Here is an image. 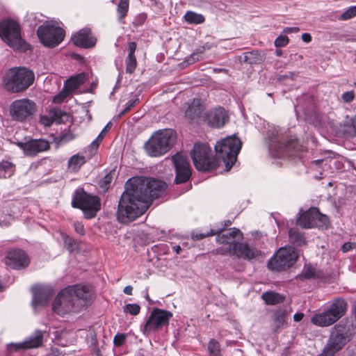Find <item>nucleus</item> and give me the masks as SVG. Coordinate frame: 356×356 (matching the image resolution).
<instances>
[{
  "label": "nucleus",
  "instance_id": "obj_1",
  "mask_svg": "<svg viewBox=\"0 0 356 356\" xmlns=\"http://www.w3.org/2000/svg\"><path fill=\"white\" fill-rule=\"evenodd\" d=\"M165 182L152 178L135 177L125 184L119 200L117 218L121 222L135 220L143 214L152 201L165 191Z\"/></svg>",
  "mask_w": 356,
  "mask_h": 356
},
{
  "label": "nucleus",
  "instance_id": "obj_2",
  "mask_svg": "<svg viewBox=\"0 0 356 356\" xmlns=\"http://www.w3.org/2000/svg\"><path fill=\"white\" fill-rule=\"evenodd\" d=\"M269 152L275 158H286L298 156L303 150L296 139L286 140L276 129L269 131Z\"/></svg>",
  "mask_w": 356,
  "mask_h": 356
},
{
  "label": "nucleus",
  "instance_id": "obj_3",
  "mask_svg": "<svg viewBox=\"0 0 356 356\" xmlns=\"http://www.w3.org/2000/svg\"><path fill=\"white\" fill-rule=\"evenodd\" d=\"M176 132L171 129L159 130L145 143V149L150 156H160L167 153L175 145Z\"/></svg>",
  "mask_w": 356,
  "mask_h": 356
},
{
  "label": "nucleus",
  "instance_id": "obj_4",
  "mask_svg": "<svg viewBox=\"0 0 356 356\" xmlns=\"http://www.w3.org/2000/svg\"><path fill=\"white\" fill-rule=\"evenodd\" d=\"M34 80L35 74L32 70L26 67H14L7 72L3 84L7 91L17 93L28 89Z\"/></svg>",
  "mask_w": 356,
  "mask_h": 356
},
{
  "label": "nucleus",
  "instance_id": "obj_5",
  "mask_svg": "<svg viewBox=\"0 0 356 356\" xmlns=\"http://www.w3.org/2000/svg\"><path fill=\"white\" fill-rule=\"evenodd\" d=\"M0 38L14 50L24 52L30 49V45L22 38L19 24L13 19H7L1 22Z\"/></svg>",
  "mask_w": 356,
  "mask_h": 356
},
{
  "label": "nucleus",
  "instance_id": "obj_6",
  "mask_svg": "<svg viewBox=\"0 0 356 356\" xmlns=\"http://www.w3.org/2000/svg\"><path fill=\"white\" fill-rule=\"evenodd\" d=\"M241 145L240 139L235 136H228L216 144V155L224 162L227 171H229L236 162Z\"/></svg>",
  "mask_w": 356,
  "mask_h": 356
},
{
  "label": "nucleus",
  "instance_id": "obj_7",
  "mask_svg": "<svg viewBox=\"0 0 356 356\" xmlns=\"http://www.w3.org/2000/svg\"><path fill=\"white\" fill-rule=\"evenodd\" d=\"M348 304L345 300L337 298L334 300L330 307L323 312L315 314L311 319L313 324L327 327L334 324L345 314Z\"/></svg>",
  "mask_w": 356,
  "mask_h": 356
},
{
  "label": "nucleus",
  "instance_id": "obj_8",
  "mask_svg": "<svg viewBox=\"0 0 356 356\" xmlns=\"http://www.w3.org/2000/svg\"><path fill=\"white\" fill-rule=\"evenodd\" d=\"M210 147L205 143H195L191 155L195 168L199 171H209L218 165L216 158L211 156Z\"/></svg>",
  "mask_w": 356,
  "mask_h": 356
},
{
  "label": "nucleus",
  "instance_id": "obj_9",
  "mask_svg": "<svg viewBox=\"0 0 356 356\" xmlns=\"http://www.w3.org/2000/svg\"><path fill=\"white\" fill-rule=\"evenodd\" d=\"M298 258V252L293 246L280 248L268 262L270 270L280 271L292 266Z\"/></svg>",
  "mask_w": 356,
  "mask_h": 356
},
{
  "label": "nucleus",
  "instance_id": "obj_10",
  "mask_svg": "<svg viewBox=\"0 0 356 356\" xmlns=\"http://www.w3.org/2000/svg\"><path fill=\"white\" fill-rule=\"evenodd\" d=\"M37 34L41 43L47 47H56L65 38V31L51 22L40 26Z\"/></svg>",
  "mask_w": 356,
  "mask_h": 356
},
{
  "label": "nucleus",
  "instance_id": "obj_11",
  "mask_svg": "<svg viewBox=\"0 0 356 356\" xmlns=\"http://www.w3.org/2000/svg\"><path fill=\"white\" fill-rule=\"evenodd\" d=\"M72 204L73 207L81 209L88 219L95 217L101 207L100 199L97 196L84 191L76 194Z\"/></svg>",
  "mask_w": 356,
  "mask_h": 356
},
{
  "label": "nucleus",
  "instance_id": "obj_12",
  "mask_svg": "<svg viewBox=\"0 0 356 356\" xmlns=\"http://www.w3.org/2000/svg\"><path fill=\"white\" fill-rule=\"evenodd\" d=\"M348 332L346 325L342 323H339L333 327L329 341L323 352L324 356H333L335 353L342 348L349 340Z\"/></svg>",
  "mask_w": 356,
  "mask_h": 356
},
{
  "label": "nucleus",
  "instance_id": "obj_13",
  "mask_svg": "<svg viewBox=\"0 0 356 356\" xmlns=\"http://www.w3.org/2000/svg\"><path fill=\"white\" fill-rule=\"evenodd\" d=\"M296 224L305 229L317 227L319 228H327L329 220L327 216L320 213L316 207L302 212L296 220Z\"/></svg>",
  "mask_w": 356,
  "mask_h": 356
},
{
  "label": "nucleus",
  "instance_id": "obj_14",
  "mask_svg": "<svg viewBox=\"0 0 356 356\" xmlns=\"http://www.w3.org/2000/svg\"><path fill=\"white\" fill-rule=\"evenodd\" d=\"M172 316V314L169 311L158 308L154 309L144 326L143 333L149 334L163 327L168 326Z\"/></svg>",
  "mask_w": 356,
  "mask_h": 356
},
{
  "label": "nucleus",
  "instance_id": "obj_15",
  "mask_svg": "<svg viewBox=\"0 0 356 356\" xmlns=\"http://www.w3.org/2000/svg\"><path fill=\"white\" fill-rule=\"evenodd\" d=\"M214 231L218 232L217 233H215V234L217 235V243L219 244L227 245L226 248H220L216 249V253L220 254H231L233 246L236 243L234 242V239L236 238H240L242 237L243 234L240 229L232 227L228 229H224V228H221L220 229H216Z\"/></svg>",
  "mask_w": 356,
  "mask_h": 356
},
{
  "label": "nucleus",
  "instance_id": "obj_16",
  "mask_svg": "<svg viewBox=\"0 0 356 356\" xmlns=\"http://www.w3.org/2000/svg\"><path fill=\"white\" fill-rule=\"evenodd\" d=\"M36 104L29 99H21L14 101L10 109L12 118L17 121L22 122L34 114Z\"/></svg>",
  "mask_w": 356,
  "mask_h": 356
},
{
  "label": "nucleus",
  "instance_id": "obj_17",
  "mask_svg": "<svg viewBox=\"0 0 356 356\" xmlns=\"http://www.w3.org/2000/svg\"><path fill=\"white\" fill-rule=\"evenodd\" d=\"M72 290L67 286L57 295L52 304V309L55 313L63 316L74 308L75 299Z\"/></svg>",
  "mask_w": 356,
  "mask_h": 356
},
{
  "label": "nucleus",
  "instance_id": "obj_18",
  "mask_svg": "<svg viewBox=\"0 0 356 356\" xmlns=\"http://www.w3.org/2000/svg\"><path fill=\"white\" fill-rule=\"evenodd\" d=\"M27 156H35L38 154L46 151L50 148L48 140L44 139H26L24 141L17 140L15 143Z\"/></svg>",
  "mask_w": 356,
  "mask_h": 356
},
{
  "label": "nucleus",
  "instance_id": "obj_19",
  "mask_svg": "<svg viewBox=\"0 0 356 356\" xmlns=\"http://www.w3.org/2000/svg\"><path fill=\"white\" fill-rule=\"evenodd\" d=\"M172 159L176 170L175 183L180 184L188 181L191 171L186 156L178 152L172 157Z\"/></svg>",
  "mask_w": 356,
  "mask_h": 356
},
{
  "label": "nucleus",
  "instance_id": "obj_20",
  "mask_svg": "<svg viewBox=\"0 0 356 356\" xmlns=\"http://www.w3.org/2000/svg\"><path fill=\"white\" fill-rule=\"evenodd\" d=\"M32 304L35 309L37 307H44L54 294L51 286L35 285L32 287Z\"/></svg>",
  "mask_w": 356,
  "mask_h": 356
},
{
  "label": "nucleus",
  "instance_id": "obj_21",
  "mask_svg": "<svg viewBox=\"0 0 356 356\" xmlns=\"http://www.w3.org/2000/svg\"><path fill=\"white\" fill-rule=\"evenodd\" d=\"M202 118L207 122L209 126L214 128H220L228 121L227 113L222 107L216 108L209 111L208 113H206Z\"/></svg>",
  "mask_w": 356,
  "mask_h": 356
},
{
  "label": "nucleus",
  "instance_id": "obj_22",
  "mask_svg": "<svg viewBox=\"0 0 356 356\" xmlns=\"http://www.w3.org/2000/svg\"><path fill=\"white\" fill-rule=\"evenodd\" d=\"M29 263L27 254L19 249L10 250L6 257V264L13 269L25 268Z\"/></svg>",
  "mask_w": 356,
  "mask_h": 356
},
{
  "label": "nucleus",
  "instance_id": "obj_23",
  "mask_svg": "<svg viewBox=\"0 0 356 356\" xmlns=\"http://www.w3.org/2000/svg\"><path fill=\"white\" fill-rule=\"evenodd\" d=\"M73 43L82 48L88 49L95 45L97 40L92 35L90 28L86 27L77 31L72 38Z\"/></svg>",
  "mask_w": 356,
  "mask_h": 356
},
{
  "label": "nucleus",
  "instance_id": "obj_24",
  "mask_svg": "<svg viewBox=\"0 0 356 356\" xmlns=\"http://www.w3.org/2000/svg\"><path fill=\"white\" fill-rule=\"evenodd\" d=\"M231 254H236L238 257L250 260L259 254V251L250 247L247 243H236Z\"/></svg>",
  "mask_w": 356,
  "mask_h": 356
},
{
  "label": "nucleus",
  "instance_id": "obj_25",
  "mask_svg": "<svg viewBox=\"0 0 356 356\" xmlns=\"http://www.w3.org/2000/svg\"><path fill=\"white\" fill-rule=\"evenodd\" d=\"M72 289V293L74 296V299L81 300L86 303L90 301L92 298V290L89 285L76 284L69 286Z\"/></svg>",
  "mask_w": 356,
  "mask_h": 356
},
{
  "label": "nucleus",
  "instance_id": "obj_26",
  "mask_svg": "<svg viewBox=\"0 0 356 356\" xmlns=\"http://www.w3.org/2000/svg\"><path fill=\"white\" fill-rule=\"evenodd\" d=\"M339 131L344 137L353 138L356 136V115L350 117L346 116L340 123Z\"/></svg>",
  "mask_w": 356,
  "mask_h": 356
},
{
  "label": "nucleus",
  "instance_id": "obj_27",
  "mask_svg": "<svg viewBox=\"0 0 356 356\" xmlns=\"http://www.w3.org/2000/svg\"><path fill=\"white\" fill-rule=\"evenodd\" d=\"M204 105L200 99H193L186 111V116L193 120L197 118H202L201 114L204 111Z\"/></svg>",
  "mask_w": 356,
  "mask_h": 356
},
{
  "label": "nucleus",
  "instance_id": "obj_28",
  "mask_svg": "<svg viewBox=\"0 0 356 356\" xmlns=\"http://www.w3.org/2000/svg\"><path fill=\"white\" fill-rule=\"evenodd\" d=\"M86 81V73H79L75 76L69 78L64 84V88L70 93L76 90Z\"/></svg>",
  "mask_w": 356,
  "mask_h": 356
},
{
  "label": "nucleus",
  "instance_id": "obj_29",
  "mask_svg": "<svg viewBox=\"0 0 356 356\" xmlns=\"http://www.w3.org/2000/svg\"><path fill=\"white\" fill-rule=\"evenodd\" d=\"M86 162V159L84 156L76 154L69 159L67 161V169L70 172H76Z\"/></svg>",
  "mask_w": 356,
  "mask_h": 356
},
{
  "label": "nucleus",
  "instance_id": "obj_30",
  "mask_svg": "<svg viewBox=\"0 0 356 356\" xmlns=\"http://www.w3.org/2000/svg\"><path fill=\"white\" fill-rule=\"evenodd\" d=\"M42 342L43 334L40 330H36L33 335L24 341L26 349L37 348L42 346Z\"/></svg>",
  "mask_w": 356,
  "mask_h": 356
},
{
  "label": "nucleus",
  "instance_id": "obj_31",
  "mask_svg": "<svg viewBox=\"0 0 356 356\" xmlns=\"http://www.w3.org/2000/svg\"><path fill=\"white\" fill-rule=\"evenodd\" d=\"M15 172V165L11 162L3 161L0 162V178L10 177Z\"/></svg>",
  "mask_w": 356,
  "mask_h": 356
},
{
  "label": "nucleus",
  "instance_id": "obj_32",
  "mask_svg": "<svg viewBox=\"0 0 356 356\" xmlns=\"http://www.w3.org/2000/svg\"><path fill=\"white\" fill-rule=\"evenodd\" d=\"M289 237L291 242L298 246L303 245L306 243L304 235L295 229H289Z\"/></svg>",
  "mask_w": 356,
  "mask_h": 356
},
{
  "label": "nucleus",
  "instance_id": "obj_33",
  "mask_svg": "<svg viewBox=\"0 0 356 356\" xmlns=\"http://www.w3.org/2000/svg\"><path fill=\"white\" fill-rule=\"evenodd\" d=\"M262 298L268 305H275L283 302L284 298L282 295L274 292H266L262 294Z\"/></svg>",
  "mask_w": 356,
  "mask_h": 356
},
{
  "label": "nucleus",
  "instance_id": "obj_34",
  "mask_svg": "<svg viewBox=\"0 0 356 356\" xmlns=\"http://www.w3.org/2000/svg\"><path fill=\"white\" fill-rule=\"evenodd\" d=\"M185 20L189 24H200L204 22V17L193 11H187L184 15Z\"/></svg>",
  "mask_w": 356,
  "mask_h": 356
},
{
  "label": "nucleus",
  "instance_id": "obj_35",
  "mask_svg": "<svg viewBox=\"0 0 356 356\" xmlns=\"http://www.w3.org/2000/svg\"><path fill=\"white\" fill-rule=\"evenodd\" d=\"M285 323V313L279 310L274 313L273 316V326L275 331L280 329Z\"/></svg>",
  "mask_w": 356,
  "mask_h": 356
},
{
  "label": "nucleus",
  "instance_id": "obj_36",
  "mask_svg": "<svg viewBox=\"0 0 356 356\" xmlns=\"http://www.w3.org/2000/svg\"><path fill=\"white\" fill-rule=\"evenodd\" d=\"M207 349L209 356H222L220 345L219 342L214 339L209 340Z\"/></svg>",
  "mask_w": 356,
  "mask_h": 356
},
{
  "label": "nucleus",
  "instance_id": "obj_37",
  "mask_svg": "<svg viewBox=\"0 0 356 356\" xmlns=\"http://www.w3.org/2000/svg\"><path fill=\"white\" fill-rule=\"evenodd\" d=\"M129 0H120L117 6V12L119 15V20L122 21L127 15L129 10Z\"/></svg>",
  "mask_w": 356,
  "mask_h": 356
},
{
  "label": "nucleus",
  "instance_id": "obj_38",
  "mask_svg": "<svg viewBox=\"0 0 356 356\" xmlns=\"http://www.w3.org/2000/svg\"><path fill=\"white\" fill-rule=\"evenodd\" d=\"M63 238L64 240L65 246L70 252L76 251L78 249L79 243L77 241L67 235H63Z\"/></svg>",
  "mask_w": 356,
  "mask_h": 356
},
{
  "label": "nucleus",
  "instance_id": "obj_39",
  "mask_svg": "<svg viewBox=\"0 0 356 356\" xmlns=\"http://www.w3.org/2000/svg\"><path fill=\"white\" fill-rule=\"evenodd\" d=\"M113 178V173L110 172L107 173L102 179H101L99 182V187L103 190L104 192L108 191L110 187L111 183Z\"/></svg>",
  "mask_w": 356,
  "mask_h": 356
},
{
  "label": "nucleus",
  "instance_id": "obj_40",
  "mask_svg": "<svg viewBox=\"0 0 356 356\" xmlns=\"http://www.w3.org/2000/svg\"><path fill=\"white\" fill-rule=\"evenodd\" d=\"M49 113L53 122H56L57 123L61 122L63 120V117L66 115L65 112H63L60 109L57 108L50 109Z\"/></svg>",
  "mask_w": 356,
  "mask_h": 356
},
{
  "label": "nucleus",
  "instance_id": "obj_41",
  "mask_svg": "<svg viewBox=\"0 0 356 356\" xmlns=\"http://www.w3.org/2000/svg\"><path fill=\"white\" fill-rule=\"evenodd\" d=\"M315 276V268L311 265L305 267L302 273L298 275V277L300 280L311 279Z\"/></svg>",
  "mask_w": 356,
  "mask_h": 356
},
{
  "label": "nucleus",
  "instance_id": "obj_42",
  "mask_svg": "<svg viewBox=\"0 0 356 356\" xmlns=\"http://www.w3.org/2000/svg\"><path fill=\"white\" fill-rule=\"evenodd\" d=\"M137 66V61L136 56H127L126 59V72L129 74H132Z\"/></svg>",
  "mask_w": 356,
  "mask_h": 356
},
{
  "label": "nucleus",
  "instance_id": "obj_43",
  "mask_svg": "<svg viewBox=\"0 0 356 356\" xmlns=\"http://www.w3.org/2000/svg\"><path fill=\"white\" fill-rule=\"evenodd\" d=\"M356 16V6H350L343 13H342L339 17L341 20H348Z\"/></svg>",
  "mask_w": 356,
  "mask_h": 356
},
{
  "label": "nucleus",
  "instance_id": "obj_44",
  "mask_svg": "<svg viewBox=\"0 0 356 356\" xmlns=\"http://www.w3.org/2000/svg\"><path fill=\"white\" fill-rule=\"evenodd\" d=\"M140 307L137 304H127L124 307V312L131 315L136 316L139 314Z\"/></svg>",
  "mask_w": 356,
  "mask_h": 356
},
{
  "label": "nucleus",
  "instance_id": "obj_45",
  "mask_svg": "<svg viewBox=\"0 0 356 356\" xmlns=\"http://www.w3.org/2000/svg\"><path fill=\"white\" fill-rule=\"evenodd\" d=\"M71 93L64 88L62 91L54 97L53 102L56 104L61 103Z\"/></svg>",
  "mask_w": 356,
  "mask_h": 356
},
{
  "label": "nucleus",
  "instance_id": "obj_46",
  "mask_svg": "<svg viewBox=\"0 0 356 356\" xmlns=\"http://www.w3.org/2000/svg\"><path fill=\"white\" fill-rule=\"evenodd\" d=\"M218 232H215L214 229H211L210 232H193L192 234V238L194 240H200L205 237L215 235V233H217Z\"/></svg>",
  "mask_w": 356,
  "mask_h": 356
},
{
  "label": "nucleus",
  "instance_id": "obj_47",
  "mask_svg": "<svg viewBox=\"0 0 356 356\" xmlns=\"http://www.w3.org/2000/svg\"><path fill=\"white\" fill-rule=\"evenodd\" d=\"M289 40L286 35H280L275 40L274 44L277 47H283L289 43Z\"/></svg>",
  "mask_w": 356,
  "mask_h": 356
},
{
  "label": "nucleus",
  "instance_id": "obj_48",
  "mask_svg": "<svg viewBox=\"0 0 356 356\" xmlns=\"http://www.w3.org/2000/svg\"><path fill=\"white\" fill-rule=\"evenodd\" d=\"M127 335L126 334H117L114 337L113 343L115 346H121L125 341Z\"/></svg>",
  "mask_w": 356,
  "mask_h": 356
},
{
  "label": "nucleus",
  "instance_id": "obj_49",
  "mask_svg": "<svg viewBox=\"0 0 356 356\" xmlns=\"http://www.w3.org/2000/svg\"><path fill=\"white\" fill-rule=\"evenodd\" d=\"M355 99V92L353 90L345 92L341 95V99L345 103H350Z\"/></svg>",
  "mask_w": 356,
  "mask_h": 356
},
{
  "label": "nucleus",
  "instance_id": "obj_50",
  "mask_svg": "<svg viewBox=\"0 0 356 356\" xmlns=\"http://www.w3.org/2000/svg\"><path fill=\"white\" fill-rule=\"evenodd\" d=\"M7 348L8 350H10L13 348L14 349V350H15V351H18L20 350H26L24 341L21 342V343H12L8 344Z\"/></svg>",
  "mask_w": 356,
  "mask_h": 356
},
{
  "label": "nucleus",
  "instance_id": "obj_51",
  "mask_svg": "<svg viewBox=\"0 0 356 356\" xmlns=\"http://www.w3.org/2000/svg\"><path fill=\"white\" fill-rule=\"evenodd\" d=\"M40 122L45 127H49L53 124V120L51 115H42L40 118Z\"/></svg>",
  "mask_w": 356,
  "mask_h": 356
},
{
  "label": "nucleus",
  "instance_id": "obj_52",
  "mask_svg": "<svg viewBox=\"0 0 356 356\" xmlns=\"http://www.w3.org/2000/svg\"><path fill=\"white\" fill-rule=\"evenodd\" d=\"M139 102V99L136 98L134 99L129 100L127 104L124 108V113H127L131 110Z\"/></svg>",
  "mask_w": 356,
  "mask_h": 356
},
{
  "label": "nucleus",
  "instance_id": "obj_53",
  "mask_svg": "<svg viewBox=\"0 0 356 356\" xmlns=\"http://www.w3.org/2000/svg\"><path fill=\"white\" fill-rule=\"evenodd\" d=\"M74 227L76 233L84 235L85 234V229L84 226L81 222H74Z\"/></svg>",
  "mask_w": 356,
  "mask_h": 356
},
{
  "label": "nucleus",
  "instance_id": "obj_54",
  "mask_svg": "<svg viewBox=\"0 0 356 356\" xmlns=\"http://www.w3.org/2000/svg\"><path fill=\"white\" fill-rule=\"evenodd\" d=\"M136 49V44L135 42H130L128 43V56H136L135 51Z\"/></svg>",
  "mask_w": 356,
  "mask_h": 356
},
{
  "label": "nucleus",
  "instance_id": "obj_55",
  "mask_svg": "<svg viewBox=\"0 0 356 356\" xmlns=\"http://www.w3.org/2000/svg\"><path fill=\"white\" fill-rule=\"evenodd\" d=\"M300 31L298 27H286L284 29V32L286 33H297Z\"/></svg>",
  "mask_w": 356,
  "mask_h": 356
},
{
  "label": "nucleus",
  "instance_id": "obj_56",
  "mask_svg": "<svg viewBox=\"0 0 356 356\" xmlns=\"http://www.w3.org/2000/svg\"><path fill=\"white\" fill-rule=\"evenodd\" d=\"M301 38L303 42H307V43L311 42V40H312V36L308 33H305L302 34Z\"/></svg>",
  "mask_w": 356,
  "mask_h": 356
},
{
  "label": "nucleus",
  "instance_id": "obj_57",
  "mask_svg": "<svg viewBox=\"0 0 356 356\" xmlns=\"http://www.w3.org/2000/svg\"><path fill=\"white\" fill-rule=\"evenodd\" d=\"M100 143L101 142L99 140H98V138H96L95 140H94L91 143V144L90 145V148L94 149L95 150H97L98 147H99V144H100Z\"/></svg>",
  "mask_w": 356,
  "mask_h": 356
},
{
  "label": "nucleus",
  "instance_id": "obj_58",
  "mask_svg": "<svg viewBox=\"0 0 356 356\" xmlns=\"http://www.w3.org/2000/svg\"><path fill=\"white\" fill-rule=\"evenodd\" d=\"M304 317V314L302 313H296L293 315V320L296 322L300 321Z\"/></svg>",
  "mask_w": 356,
  "mask_h": 356
},
{
  "label": "nucleus",
  "instance_id": "obj_59",
  "mask_svg": "<svg viewBox=\"0 0 356 356\" xmlns=\"http://www.w3.org/2000/svg\"><path fill=\"white\" fill-rule=\"evenodd\" d=\"M352 248V244L350 243H346L342 246V250L346 252Z\"/></svg>",
  "mask_w": 356,
  "mask_h": 356
},
{
  "label": "nucleus",
  "instance_id": "obj_60",
  "mask_svg": "<svg viewBox=\"0 0 356 356\" xmlns=\"http://www.w3.org/2000/svg\"><path fill=\"white\" fill-rule=\"evenodd\" d=\"M132 290L133 287L130 285H128L124 288V293L127 295H131L132 294Z\"/></svg>",
  "mask_w": 356,
  "mask_h": 356
},
{
  "label": "nucleus",
  "instance_id": "obj_61",
  "mask_svg": "<svg viewBox=\"0 0 356 356\" xmlns=\"http://www.w3.org/2000/svg\"><path fill=\"white\" fill-rule=\"evenodd\" d=\"M327 161V159H317V160L312 161V164L314 165H318L321 163H325V165H326Z\"/></svg>",
  "mask_w": 356,
  "mask_h": 356
},
{
  "label": "nucleus",
  "instance_id": "obj_62",
  "mask_svg": "<svg viewBox=\"0 0 356 356\" xmlns=\"http://www.w3.org/2000/svg\"><path fill=\"white\" fill-rule=\"evenodd\" d=\"M172 250L175 251L177 254H179L180 251L181 250V247L179 245H173Z\"/></svg>",
  "mask_w": 356,
  "mask_h": 356
},
{
  "label": "nucleus",
  "instance_id": "obj_63",
  "mask_svg": "<svg viewBox=\"0 0 356 356\" xmlns=\"http://www.w3.org/2000/svg\"><path fill=\"white\" fill-rule=\"evenodd\" d=\"M9 224H10L9 221H4V220H0V225L1 227H3V226H8Z\"/></svg>",
  "mask_w": 356,
  "mask_h": 356
},
{
  "label": "nucleus",
  "instance_id": "obj_64",
  "mask_svg": "<svg viewBox=\"0 0 356 356\" xmlns=\"http://www.w3.org/2000/svg\"><path fill=\"white\" fill-rule=\"evenodd\" d=\"M92 356H102L100 355V350L99 349L96 350L95 353H93Z\"/></svg>",
  "mask_w": 356,
  "mask_h": 356
}]
</instances>
